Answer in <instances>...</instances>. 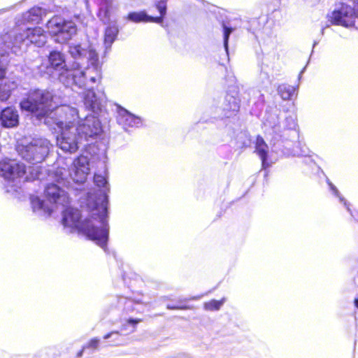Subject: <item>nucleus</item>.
I'll return each mask as SVG.
<instances>
[{"instance_id": "1", "label": "nucleus", "mask_w": 358, "mask_h": 358, "mask_svg": "<svg viewBox=\"0 0 358 358\" xmlns=\"http://www.w3.org/2000/svg\"><path fill=\"white\" fill-rule=\"evenodd\" d=\"M101 199L99 210L88 202L90 215L82 221L80 220L79 210L71 207L66 208L63 211L62 224L67 232L78 231L103 248L108 241L109 226L106 217V196L103 195Z\"/></svg>"}, {"instance_id": "2", "label": "nucleus", "mask_w": 358, "mask_h": 358, "mask_svg": "<svg viewBox=\"0 0 358 358\" xmlns=\"http://www.w3.org/2000/svg\"><path fill=\"white\" fill-rule=\"evenodd\" d=\"M69 53L75 61L61 75V82L66 85L85 87L87 85V77L92 83L100 81L101 73L96 65L98 54L90 44L71 43Z\"/></svg>"}, {"instance_id": "3", "label": "nucleus", "mask_w": 358, "mask_h": 358, "mask_svg": "<svg viewBox=\"0 0 358 358\" xmlns=\"http://www.w3.org/2000/svg\"><path fill=\"white\" fill-rule=\"evenodd\" d=\"M90 172L89 159L80 155L73 162L71 168L57 167L52 171L49 177L67 188H73V183L83 184Z\"/></svg>"}, {"instance_id": "4", "label": "nucleus", "mask_w": 358, "mask_h": 358, "mask_svg": "<svg viewBox=\"0 0 358 358\" xmlns=\"http://www.w3.org/2000/svg\"><path fill=\"white\" fill-rule=\"evenodd\" d=\"M45 195L49 203L37 196H31L33 210L42 216H49L59 206L65 207L69 203V198L66 192L53 183L47 185Z\"/></svg>"}, {"instance_id": "5", "label": "nucleus", "mask_w": 358, "mask_h": 358, "mask_svg": "<svg viewBox=\"0 0 358 358\" xmlns=\"http://www.w3.org/2000/svg\"><path fill=\"white\" fill-rule=\"evenodd\" d=\"M3 42L8 47L21 48L22 45L27 46L34 44L38 47L43 46L47 41V36L43 29L39 27L22 29L14 27L10 31L2 34Z\"/></svg>"}, {"instance_id": "6", "label": "nucleus", "mask_w": 358, "mask_h": 358, "mask_svg": "<svg viewBox=\"0 0 358 358\" xmlns=\"http://www.w3.org/2000/svg\"><path fill=\"white\" fill-rule=\"evenodd\" d=\"M21 109L34 114L41 120L50 117L55 106L53 103L52 94L45 90H36L29 92L27 99L20 103Z\"/></svg>"}, {"instance_id": "7", "label": "nucleus", "mask_w": 358, "mask_h": 358, "mask_svg": "<svg viewBox=\"0 0 358 358\" xmlns=\"http://www.w3.org/2000/svg\"><path fill=\"white\" fill-rule=\"evenodd\" d=\"M0 176L8 183L11 187H17L24 181L38 179L41 180L40 173L27 175L25 166L23 163L15 159H6L0 162Z\"/></svg>"}, {"instance_id": "8", "label": "nucleus", "mask_w": 358, "mask_h": 358, "mask_svg": "<svg viewBox=\"0 0 358 358\" xmlns=\"http://www.w3.org/2000/svg\"><path fill=\"white\" fill-rule=\"evenodd\" d=\"M51 146L50 141L46 138H34L29 142L20 143L17 150L22 159L34 164L45 159Z\"/></svg>"}, {"instance_id": "9", "label": "nucleus", "mask_w": 358, "mask_h": 358, "mask_svg": "<svg viewBox=\"0 0 358 358\" xmlns=\"http://www.w3.org/2000/svg\"><path fill=\"white\" fill-rule=\"evenodd\" d=\"M46 28L54 41L59 44L68 43L77 34L76 23L61 16L55 15L46 23Z\"/></svg>"}, {"instance_id": "10", "label": "nucleus", "mask_w": 358, "mask_h": 358, "mask_svg": "<svg viewBox=\"0 0 358 358\" xmlns=\"http://www.w3.org/2000/svg\"><path fill=\"white\" fill-rule=\"evenodd\" d=\"M55 113L44 120V123L50 127L55 124L59 129H76L81 120L77 108L69 105L55 106Z\"/></svg>"}, {"instance_id": "11", "label": "nucleus", "mask_w": 358, "mask_h": 358, "mask_svg": "<svg viewBox=\"0 0 358 358\" xmlns=\"http://www.w3.org/2000/svg\"><path fill=\"white\" fill-rule=\"evenodd\" d=\"M84 141L94 139L102 133V127L99 120L94 115H87L81 119L75 129Z\"/></svg>"}, {"instance_id": "12", "label": "nucleus", "mask_w": 358, "mask_h": 358, "mask_svg": "<svg viewBox=\"0 0 358 358\" xmlns=\"http://www.w3.org/2000/svg\"><path fill=\"white\" fill-rule=\"evenodd\" d=\"M61 134L57 138V146L64 152L73 153L85 142L75 129H59Z\"/></svg>"}, {"instance_id": "13", "label": "nucleus", "mask_w": 358, "mask_h": 358, "mask_svg": "<svg viewBox=\"0 0 358 358\" xmlns=\"http://www.w3.org/2000/svg\"><path fill=\"white\" fill-rule=\"evenodd\" d=\"M87 85L85 87H80V89L86 90L83 93V103L86 108L94 113H98L101 110L103 103L105 102V96L103 94L97 95L93 91L92 84L96 83L90 82L88 77H87Z\"/></svg>"}, {"instance_id": "14", "label": "nucleus", "mask_w": 358, "mask_h": 358, "mask_svg": "<svg viewBox=\"0 0 358 358\" xmlns=\"http://www.w3.org/2000/svg\"><path fill=\"white\" fill-rule=\"evenodd\" d=\"M355 18L354 9L351 6L344 4L339 9L333 11L330 15V20L332 23L346 27L354 25Z\"/></svg>"}, {"instance_id": "15", "label": "nucleus", "mask_w": 358, "mask_h": 358, "mask_svg": "<svg viewBox=\"0 0 358 358\" xmlns=\"http://www.w3.org/2000/svg\"><path fill=\"white\" fill-rule=\"evenodd\" d=\"M69 68L66 66L65 63L64 55L59 51H51L48 56V65L46 66V73L48 74L52 73L53 71H61L63 72L59 75L65 73V70ZM60 79V77H59Z\"/></svg>"}, {"instance_id": "16", "label": "nucleus", "mask_w": 358, "mask_h": 358, "mask_svg": "<svg viewBox=\"0 0 358 358\" xmlns=\"http://www.w3.org/2000/svg\"><path fill=\"white\" fill-rule=\"evenodd\" d=\"M117 113V122L121 124L124 129H127L128 127H139L143 124V120L140 117L131 114L122 107L118 106Z\"/></svg>"}, {"instance_id": "17", "label": "nucleus", "mask_w": 358, "mask_h": 358, "mask_svg": "<svg viewBox=\"0 0 358 358\" xmlns=\"http://www.w3.org/2000/svg\"><path fill=\"white\" fill-rule=\"evenodd\" d=\"M45 15V11L40 7H34L15 18V27H20L25 22L38 23Z\"/></svg>"}, {"instance_id": "18", "label": "nucleus", "mask_w": 358, "mask_h": 358, "mask_svg": "<svg viewBox=\"0 0 358 358\" xmlns=\"http://www.w3.org/2000/svg\"><path fill=\"white\" fill-rule=\"evenodd\" d=\"M94 180L95 184L99 187H103V189L100 191L99 196L92 197V195H90L88 202H90L91 204L99 210V206L101 203V198L103 196V195L106 196V206H108V196L106 195V191L108 190V187L107 181L104 176L96 174L94 177ZM106 217L108 218L107 215Z\"/></svg>"}, {"instance_id": "19", "label": "nucleus", "mask_w": 358, "mask_h": 358, "mask_svg": "<svg viewBox=\"0 0 358 358\" xmlns=\"http://www.w3.org/2000/svg\"><path fill=\"white\" fill-rule=\"evenodd\" d=\"M0 121L3 127L12 128L17 126L19 115L17 110L13 107L3 109L0 115Z\"/></svg>"}, {"instance_id": "20", "label": "nucleus", "mask_w": 358, "mask_h": 358, "mask_svg": "<svg viewBox=\"0 0 358 358\" xmlns=\"http://www.w3.org/2000/svg\"><path fill=\"white\" fill-rule=\"evenodd\" d=\"M127 19L133 22H152L155 23H161L162 17H155L147 15L145 11L140 12H131L129 13L127 17Z\"/></svg>"}, {"instance_id": "21", "label": "nucleus", "mask_w": 358, "mask_h": 358, "mask_svg": "<svg viewBox=\"0 0 358 358\" xmlns=\"http://www.w3.org/2000/svg\"><path fill=\"white\" fill-rule=\"evenodd\" d=\"M255 152L262 159V166L266 168L268 164L266 163V157L268 153V145L264 142V139L258 136L256 139Z\"/></svg>"}, {"instance_id": "22", "label": "nucleus", "mask_w": 358, "mask_h": 358, "mask_svg": "<svg viewBox=\"0 0 358 358\" xmlns=\"http://www.w3.org/2000/svg\"><path fill=\"white\" fill-rule=\"evenodd\" d=\"M240 99L238 96L227 94L225 96L224 109L228 111L236 112L239 109Z\"/></svg>"}, {"instance_id": "23", "label": "nucleus", "mask_w": 358, "mask_h": 358, "mask_svg": "<svg viewBox=\"0 0 358 358\" xmlns=\"http://www.w3.org/2000/svg\"><path fill=\"white\" fill-rule=\"evenodd\" d=\"M16 87V84L10 80H5L0 85V101H6L10 96L11 91Z\"/></svg>"}, {"instance_id": "24", "label": "nucleus", "mask_w": 358, "mask_h": 358, "mask_svg": "<svg viewBox=\"0 0 358 358\" xmlns=\"http://www.w3.org/2000/svg\"><path fill=\"white\" fill-rule=\"evenodd\" d=\"M16 87V84L10 80H5L0 85V101H6L10 96L11 91Z\"/></svg>"}, {"instance_id": "25", "label": "nucleus", "mask_w": 358, "mask_h": 358, "mask_svg": "<svg viewBox=\"0 0 358 358\" xmlns=\"http://www.w3.org/2000/svg\"><path fill=\"white\" fill-rule=\"evenodd\" d=\"M99 16L102 20L108 19L113 8V0H99Z\"/></svg>"}, {"instance_id": "26", "label": "nucleus", "mask_w": 358, "mask_h": 358, "mask_svg": "<svg viewBox=\"0 0 358 358\" xmlns=\"http://www.w3.org/2000/svg\"><path fill=\"white\" fill-rule=\"evenodd\" d=\"M278 92L283 100H289L294 94L296 87L291 85H281L278 87Z\"/></svg>"}, {"instance_id": "27", "label": "nucleus", "mask_w": 358, "mask_h": 358, "mask_svg": "<svg viewBox=\"0 0 358 358\" xmlns=\"http://www.w3.org/2000/svg\"><path fill=\"white\" fill-rule=\"evenodd\" d=\"M118 33V29L116 26L108 27L106 29L105 32V38L104 42L105 44L108 46H110L111 44L115 40L117 34Z\"/></svg>"}, {"instance_id": "28", "label": "nucleus", "mask_w": 358, "mask_h": 358, "mask_svg": "<svg viewBox=\"0 0 358 358\" xmlns=\"http://www.w3.org/2000/svg\"><path fill=\"white\" fill-rule=\"evenodd\" d=\"M224 301V299H222V300L220 301L211 300L208 302L205 303L204 308L208 310H218L222 306Z\"/></svg>"}, {"instance_id": "29", "label": "nucleus", "mask_w": 358, "mask_h": 358, "mask_svg": "<svg viewBox=\"0 0 358 358\" xmlns=\"http://www.w3.org/2000/svg\"><path fill=\"white\" fill-rule=\"evenodd\" d=\"M223 28H224V46L226 52H227L229 38L232 31V29L229 28V27H226L225 25L223 26Z\"/></svg>"}, {"instance_id": "30", "label": "nucleus", "mask_w": 358, "mask_h": 358, "mask_svg": "<svg viewBox=\"0 0 358 358\" xmlns=\"http://www.w3.org/2000/svg\"><path fill=\"white\" fill-rule=\"evenodd\" d=\"M328 184H329V186L330 189H331L333 193L335 194V196H338L339 198L340 201L341 202L343 201L344 204L346 206L347 203L345 201L344 198H343L342 196H340L338 190L336 189V187L329 180H328Z\"/></svg>"}, {"instance_id": "31", "label": "nucleus", "mask_w": 358, "mask_h": 358, "mask_svg": "<svg viewBox=\"0 0 358 358\" xmlns=\"http://www.w3.org/2000/svg\"><path fill=\"white\" fill-rule=\"evenodd\" d=\"M157 8L161 14V16L159 17L162 18V17L166 14V6L165 2H164V1L159 2L157 5Z\"/></svg>"}, {"instance_id": "32", "label": "nucleus", "mask_w": 358, "mask_h": 358, "mask_svg": "<svg viewBox=\"0 0 358 358\" xmlns=\"http://www.w3.org/2000/svg\"><path fill=\"white\" fill-rule=\"evenodd\" d=\"M99 340L98 338H95L92 339L89 342L87 347L92 348H96L99 345Z\"/></svg>"}, {"instance_id": "33", "label": "nucleus", "mask_w": 358, "mask_h": 358, "mask_svg": "<svg viewBox=\"0 0 358 358\" xmlns=\"http://www.w3.org/2000/svg\"><path fill=\"white\" fill-rule=\"evenodd\" d=\"M141 322V320H134V319H129L127 321V324H130L132 326V329L131 331H134L135 326Z\"/></svg>"}, {"instance_id": "34", "label": "nucleus", "mask_w": 358, "mask_h": 358, "mask_svg": "<svg viewBox=\"0 0 358 358\" xmlns=\"http://www.w3.org/2000/svg\"><path fill=\"white\" fill-rule=\"evenodd\" d=\"M113 336H115L117 337H118L119 336V333L117 331H113V332H110L109 334H106L104 336H103V338L104 339H108L111 337H113Z\"/></svg>"}, {"instance_id": "35", "label": "nucleus", "mask_w": 358, "mask_h": 358, "mask_svg": "<svg viewBox=\"0 0 358 358\" xmlns=\"http://www.w3.org/2000/svg\"><path fill=\"white\" fill-rule=\"evenodd\" d=\"M131 303H132V301L131 300H126L125 304H126L127 308H130V306H131Z\"/></svg>"}, {"instance_id": "36", "label": "nucleus", "mask_w": 358, "mask_h": 358, "mask_svg": "<svg viewBox=\"0 0 358 358\" xmlns=\"http://www.w3.org/2000/svg\"><path fill=\"white\" fill-rule=\"evenodd\" d=\"M354 304H355V307L358 308V296L355 299Z\"/></svg>"}, {"instance_id": "37", "label": "nucleus", "mask_w": 358, "mask_h": 358, "mask_svg": "<svg viewBox=\"0 0 358 358\" xmlns=\"http://www.w3.org/2000/svg\"><path fill=\"white\" fill-rule=\"evenodd\" d=\"M167 308H169V309H178V307L171 306L168 305L167 306Z\"/></svg>"}, {"instance_id": "38", "label": "nucleus", "mask_w": 358, "mask_h": 358, "mask_svg": "<svg viewBox=\"0 0 358 358\" xmlns=\"http://www.w3.org/2000/svg\"><path fill=\"white\" fill-rule=\"evenodd\" d=\"M268 125L271 127H275L276 124L275 123H273V124L268 123Z\"/></svg>"}, {"instance_id": "39", "label": "nucleus", "mask_w": 358, "mask_h": 358, "mask_svg": "<svg viewBox=\"0 0 358 358\" xmlns=\"http://www.w3.org/2000/svg\"><path fill=\"white\" fill-rule=\"evenodd\" d=\"M126 326H127V324H124V325L122 326V331H123V330H126V329H126Z\"/></svg>"}, {"instance_id": "40", "label": "nucleus", "mask_w": 358, "mask_h": 358, "mask_svg": "<svg viewBox=\"0 0 358 358\" xmlns=\"http://www.w3.org/2000/svg\"><path fill=\"white\" fill-rule=\"evenodd\" d=\"M199 297H194V299H198Z\"/></svg>"}, {"instance_id": "41", "label": "nucleus", "mask_w": 358, "mask_h": 358, "mask_svg": "<svg viewBox=\"0 0 358 358\" xmlns=\"http://www.w3.org/2000/svg\"><path fill=\"white\" fill-rule=\"evenodd\" d=\"M357 17H358V13H357Z\"/></svg>"}]
</instances>
